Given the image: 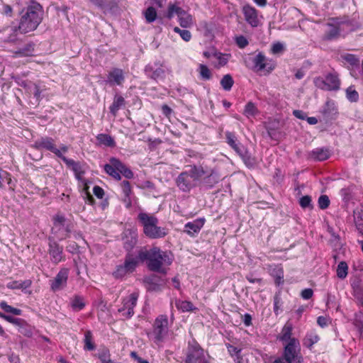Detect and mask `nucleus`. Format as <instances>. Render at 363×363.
<instances>
[{
	"label": "nucleus",
	"mask_w": 363,
	"mask_h": 363,
	"mask_svg": "<svg viewBox=\"0 0 363 363\" xmlns=\"http://www.w3.org/2000/svg\"><path fill=\"white\" fill-rule=\"evenodd\" d=\"M43 19V9L40 4L33 2L22 11V16L18 27L13 28V33L8 38V42L16 40V33L19 30L21 33H27L35 30Z\"/></svg>",
	"instance_id": "f257e3e1"
},
{
	"label": "nucleus",
	"mask_w": 363,
	"mask_h": 363,
	"mask_svg": "<svg viewBox=\"0 0 363 363\" xmlns=\"http://www.w3.org/2000/svg\"><path fill=\"white\" fill-rule=\"evenodd\" d=\"M137 257L141 262L146 261L147 268L150 271L164 274L166 271L162 266H169L172 263L171 255L157 247H153L150 250L145 247L141 248L138 251Z\"/></svg>",
	"instance_id": "f03ea898"
},
{
	"label": "nucleus",
	"mask_w": 363,
	"mask_h": 363,
	"mask_svg": "<svg viewBox=\"0 0 363 363\" xmlns=\"http://www.w3.org/2000/svg\"><path fill=\"white\" fill-rule=\"evenodd\" d=\"M206 173L202 166L191 165L189 170L178 175L176 184L182 191L189 192Z\"/></svg>",
	"instance_id": "7ed1b4c3"
},
{
	"label": "nucleus",
	"mask_w": 363,
	"mask_h": 363,
	"mask_svg": "<svg viewBox=\"0 0 363 363\" xmlns=\"http://www.w3.org/2000/svg\"><path fill=\"white\" fill-rule=\"evenodd\" d=\"M138 219L143 227V233L150 239H159L167 235L166 228L157 225L158 219L147 213H140Z\"/></svg>",
	"instance_id": "20e7f679"
},
{
	"label": "nucleus",
	"mask_w": 363,
	"mask_h": 363,
	"mask_svg": "<svg viewBox=\"0 0 363 363\" xmlns=\"http://www.w3.org/2000/svg\"><path fill=\"white\" fill-rule=\"evenodd\" d=\"M104 170L106 174L117 181L121 179V174L128 179H133L134 177L133 171L116 157L110 158L109 163L104 165Z\"/></svg>",
	"instance_id": "39448f33"
},
{
	"label": "nucleus",
	"mask_w": 363,
	"mask_h": 363,
	"mask_svg": "<svg viewBox=\"0 0 363 363\" xmlns=\"http://www.w3.org/2000/svg\"><path fill=\"white\" fill-rule=\"evenodd\" d=\"M249 61L251 62V65L247 66L256 72L264 71L265 74H269L276 67V63L272 60L267 59L262 52L250 57Z\"/></svg>",
	"instance_id": "423d86ee"
},
{
	"label": "nucleus",
	"mask_w": 363,
	"mask_h": 363,
	"mask_svg": "<svg viewBox=\"0 0 363 363\" xmlns=\"http://www.w3.org/2000/svg\"><path fill=\"white\" fill-rule=\"evenodd\" d=\"M300 344L297 339L292 337L284 347L281 359L286 363H301L303 357L300 352Z\"/></svg>",
	"instance_id": "0eeeda50"
},
{
	"label": "nucleus",
	"mask_w": 363,
	"mask_h": 363,
	"mask_svg": "<svg viewBox=\"0 0 363 363\" xmlns=\"http://www.w3.org/2000/svg\"><path fill=\"white\" fill-rule=\"evenodd\" d=\"M168 333V318L166 315H159L153 324V330L148 335H152L155 342L159 343L164 340Z\"/></svg>",
	"instance_id": "6e6552de"
},
{
	"label": "nucleus",
	"mask_w": 363,
	"mask_h": 363,
	"mask_svg": "<svg viewBox=\"0 0 363 363\" xmlns=\"http://www.w3.org/2000/svg\"><path fill=\"white\" fill-rule=\"evenodd\" d=\"M186 363H209L204 356L203 350L199 344L193 340L189 342Z\"/></svg>",
	"instance_id": "1a4fd4ad"
},
{
	"label": "nucleus",
	"mask_w": 363,
	"mask_h": 363,
	"mask_svg": "<svg viewBox=\"0 0 363 363\" xmlns=\"http://www.w3.org/2000/svg\"><path fill=\"white\" fill-rule=\"evenodd\" d=\"M138 264V257H133L128 253L125 257L123 264L116 266V270L112 273V275L116 279H121L128 273L134 272Z\"/></svg>",
	"instance_id": "9d476101"
},
{
	"label": "nucleus",
	"mask_w": 363,
	"mask_h": 363,
	"mask_svg": "<svg viewBox=\"0 0 363 363\" xmlns=\"http://www.w3.org/2000/svg\"><path fill=\"white\" fill-rule=\"evenodd\" d=\"M36 150H46L54 153L59 158L62 157V153L56 147L55 140L50 137H41L36 140L33 145Z\"/></svg>",
	"instance_id": "9b49d317"
},
{
	"label": "nucleus",
	"mask_w": 363,
	"mask_h": 363,
	"mask_svg": "<svg viewBox=\"0 0 363 363\" xmlns=\"http://www.w3.org/2000/svg\"><path fill=\"white\" fill-rule=\"evenodd\" d=\"M138 294L132 293L128 296L123 299V306L118 309V312L121 313L126 318H131L134 314V308L136 306Z\"/></svg>",
	"instance_id": "f8f14e48"
},
{
	"label": "nucleus",
	"mask_w": 363,
	"mask_h": 363,
	"mask_svg": "<svg viewBox=\"0 0 363 363\" xmlns=\"http://www.w3.org/2000/svg\"><path fill=\"white\" fill-rule=\"evenodd\" d=\"M69 277V269L67 268L61 269L55 277L50 281V289L53 291L62 289L67 285Z\"/></svg>",
	"instance_id": "ddd939ff"
},
{
	"label": "nucleus",
	"mask_w": 363,
	"mask_h": 363,
	"mask_svg": "<svg viewBox=\"0 0 363 363\" xmlns=\"http://www.w3.org/2000/svg\"><path fill=\"white\" fill-rule=\"evenodd\" d=\"M162 67L160 62H155L153 64L147 65L144 71L147 77L157 81L164 77V70Z\"/></svg>",
	"instance_id": "4468645a"
},
{
	"label": "nucleus",
	"mask_w": 363,
	"mask_h": 363,
	"mask_svg": "<svg viewBox=\"0 0 363 363\" xmlns=\"http://www.w3.org/2000/svg\"><path fill=\"white\" fill-rule=\"evenodd\" d=\"M48 253L52 263L57 264L63 259V247L54 240L49 239Z\"/></svg>",
	"instance_id": "2eb2a0df"
},
{
	"label": "nucleus",
	"mask_w": 363,
	"mask_h": 363,
	"mask_svg": "<svg viewBox=\"0 0 363 363\" xmlns=\"http://www.w3.org/2000/svg\"><path fill=\"white\" fill-rule=\"evenodd\" d=\"M122 240L124 249L130 252L135 246L138 241L137 233L131 230H125L122 235Z\"/></svg>",
	"instance_id": "dca6fc26"
},
{
	"label": "nucleus",
	"mask_w": 363,
	"mask_h": 363,
	"mask_svg": "<svg viewBox=\"0 0 363 363\" xmlns=\"http://www.w3.org/2000/svg\"><path fill=\"white\" fill-rule=\"evenodd\" d=\"M321 113L326 121L335 120L338 113L335 103L332 100H328L323 106Z\"/></svg>",
	"instance_id": "f3484780"
},
{
	"label": "nucleus",
	"mask_w": 363,
	"mask_h": 363,
	"mask_svg": "<svg viewBox=\"0 0 363 363\" xmlns=\"http://www.w3.org/2000/svg\"><path fill=\"white\" fill-rule=\"evenodd\" d=\"M125 80V76L123 69L113 68L107 75L106 83L113 85H121Z\"/></svg>",
	"instance_id": "a211bd4d"
},
{
	"label": "nucleus",
	"mask_w": 363,
	"mask_h": 363,
	"mask_svg": "<svg viewBox=\"0 0 363 363\" xmlns=\"http://www.w3.org/2000/svg\"><path fill=\"white\" fill-rule=\"evenodd\" d=\"M220 177L217 169H212L209 174L203 178L201 184L206 189H212L220 182Z\"/></svg>",
	"instance_id": "6ab92c4d"
},
{
	"label": "nucleus",
	"mask_w": 363,
	"mask_h": 363,
	"mask_svg": "<svg viewBox=\"0 0 363 363\" xmlns=\"http://www.w3.org/2000/svg\"><path fill=\"white\" fill-rule=\"evenodd\" d=\"M245 21L252 27H257L259 24L257 10L250 6L245 5L242 8Z\"/></svg>",
	"instance_id": "aec40b11"
},
{
	"label": "nucleus",
	"mask_w": 363,
	"mask_h": 363,
	"mask_svg": "<svg viewBox=\"0 0 363 363\" xmlns=\"http://www.w3.org/2000/svg\"><path fill=\"white\" fill-rule=\"evenodd\" d=\"M205 223L203 218H197L191 222H188L184 225V232L191 236H194L198 234L201 229L203 228Z\"/></svg>",
	"instance_id": "412c9836"
},
{
	"label": "nucleus",
	"mask_w": 363,
	"mask_h": 363,
	"mask_svg": "<svg viewBox=\"0 0 363 363\" xmlns=\"http://www.w3.org/2000/svg\"><path fill=\"white\" fill-rule=\"evenodd\" d=\"M60 159L66 164L68 167L72 169V171L74 172L76 178L78 180H81V176L85 173V171L83 169L80 162H75L74 160L69 159L64 155H62V157Z\"/></svg>",
	"instance_id": "4be33fe9"
},
{
	"label": "nucleus",
	"mask_w": 363,
	"mask_h": 363,
	"mask_svg": "<svg viewBox=\"0 0 363 363\" xmlns=\"http://www.w3.org/2000/svg\"><path fill=\"white\" fill-rule=\"evenodd\" d=\"M225 140L227 144L237 153L241 152V150L245 147L238 140L235 133L230 131L225 133Z\"/></svg>",
	"instance_id": "5701e85b"
},
{
	"label": "nucleus",
	"mask_w": 363,
	"mask_h": 363,
	"mask_svg": "<svg viewBox=\"0 0 363 363\" xmlns=\"http://www.w3.org/2000/svg\"><path fill=\"white\" fill-rule=\"evenodd\" d=\"M328 91H337L340 88V80L336 72L329 73L325 76Z\"/></svg>",
	"instance_id": "b1692460"
},
{
	"label": "nucleus",
	"mask_w": 363,
	"mask_h": 363,
	"mask_svg": "<svg viewBox=\"0 0 363 363\" xmlns=\"http://www.w3.org/2000/svg\"><path fill=\"white\" fill-rule=\"evenodd\" d=\"M342 24H343V23H338L337 25L328 23V26L329 27V30L325 34V39L332 40L339 38L340 35V27Z\"/></svg>",
	"instance_id": "393cba45"
},
{
	"label": "nucleus",
	"mask_w": 363,
	"mask_h": 363,
	"mask_svg": "<svg viewBox=\"0 0 363 363\" xmlns=\"http://www.w3.org/2000/svg\"><path fill=\"white\" fill-rule=\"evenodd\" d=\"M125 105V99L118 94H116L113 98V101L112 104L110 106V113L113 116H116L118 113V110L124 107Z\"/></svg>",
	"instance_id": "a878e982"
},
{
	"label": "nucleus",
	"mask_w": 363,
	"mask_h": 363,
	"mask_svg": "<svg viewBox=\"0 0 363 363\" xmlns=\"http://www.w3.org/2000/svg\"><path fill=\"white\" fill-rule=\"evenodd\" d=\"M330 155V150L327 147L315 148L311 152V156L318 161L326 160Z\"/></svg>",
	"instance_id": "bb28decb"
},
{
	"label": "nucleus",
	"mask_w": 363,
	"mask_h": 363,
	"mask_svg": "<svg viewBox=\"0 0 363 363\" xmlns=\"http://www.w3.org/2000/svg\"><path fill=\"white\" fill-rule=\"evenodd\" d=\"M184 13V10L179 6L177 3H169L167 7V11L165 13V17L169 20L172 19L175 15L180 16L181 14Z\"/></svg>",
	"instance_id": "cd10ccee"
},
{
	"label": "nucleus",
	"mask_w": 363,
	"mask_h": 363,
	"mask_svg": "<svg viewBox=\"0 0 363 363\" xmlns=\"http://www.w3.org/2000/svg\"><path fill=\"white\" fill-rule=\"evenodd\" d=\"M96 140L100 145L113 147L116 145L114 139L108 134L101 133L96 136Z\"/></svg>",
	"instance_id": "c85d7f7f"
},
{
	"label": "nucleus",
	"mask_w": 363,
	"mask_h": 363,
	"mask_svg": "<svg viewBox=\"0 0 363 363\" xmlns=\"http://www.w3.org/2000/svg\"><path fill=\"white\" fill-rule=\"evenodd\" d=\"M34 43H29L16 50L15 54L19 57L31 56L34 52Z\"/></svg>",
	"instance_id": "c756f323"
},
{
	"label": "nucleus",
	"mask_w": 363,
	"mask_h": 363,
	"mask_svg": "<svg viewBox=\"0 0 363 363\" xmlns=\"http://www.w3.org/2000/svg\"><path fill=\"white\" fill-rule=\"evenodd\" d=\"M292 325L291 323H286L283 327L281 332L279 335V340L282 342H289L292 338L291 333H292Z\"/></svg>",
	"instance_id": "7c9ffc66"
},
{
	"label": "nucleus",
	"mask_w": 363,
	"mask_h": 363,
	"mask_svg": "<svg viewBox=\"0 0 363 363\" xmlns=\"http://www.w3.org/2000/svg\"><path fill=\"white\" fill-rule=\"evenodd\" d=\"M177 308L182 312L193 311L196 309L194 304L189 301L177 300L175 302Z\"/></svg>",
	"instance_id": "2f4dec72"
},
{
	"label": "nucleus",
	"mask_w": 363,
	"mask_h": 363,
	"mask_svg": "<svg viewBox=\"0 0 363 363\" xmlns=\"http://www.w3.org/2000/svg\"><path fill=\"white\" fill-rule=\"evenodd\" d=\"M143 14L147 23H151L157 20V13L156 9L153 6H149L145 9Z\"/></svg>",
	"instance_id": "473e14b6"
},
{
	"label": "nucleus",
	"mask_w": 363,
	"mask_h": 363,
	"mask_svg": "<svg viewBox=\"0 0 363 363\" xmlns=\"http://www.w3.org/2000/svg\"><path fill=\"white\" fill-rule=\"evenodd\" d=\"M238 155L241 157V159L242 160L244 163L246 164V166L252 167L255 164V159L253 157H252L250 153L245 148V147L244 148H242L241 150V152H238Z\"/></svg>",
	"instance_id": "72a5a7b5"
},
{
	"label": "nucleus",
	"mask_w": 363,
	"mask_h": 363,
	"mask_svg": "<svg viewBox=\"0 0 363 363\" xmlns=\"http://www.w3.org/2000/svg\"><path fill=\"white\" fill-rule=\"evenodd\" d=\"M353 325L357 330L360 337H363V313H356L353 320Z\"/></svg>",
	"instance_id": "f704fd0d"
},
{
	"label": "nucleus",
	"mask_w": 363,
	"mask_h": 363,
	"mask_svg": "<svg viewBox=\"0 0 363 363\" xmlns=\"http://www.w3.org/2000/svg\"><path fill=\"white\" fill-rule=\"evenodd\" d=\"M70 304H71L72 309L75 311H79L82 310L85 306V303L84 301V298L79 295H75L71 299Z\"/></svg>",
	"instance_id": "c9c22d12"
},
{
	"label": "nucleus",
	"mask_w": 363,
	"mask_h": 363,
	"mask_svg": "<svg viewBox=\"0 0 363 363\" xmlns=\"http://www.w3.org/2000/svg\"><path fill=\"white\" fill-rule=\"evenodd\" d=\"M84 349L88 351H92L95 350L96 346L93 342L92 333L90 330H86L84 333Z\"/></svg>",
	"instance_id": "e433bc0d"
},
{
	"label": "nucleus",
	"mask_w": 363,
	"mask_h": 363,
	"mask_svg": "<svg viewBox=\"0 0 363 363\" xmlns=\"http://www.w3.org/2000/svg\"><path fill=\"white\" fill-rule=\"evenodd\" d=\"M178 18L179 25L182 28H189L193 25V18L191 15L187 13L185 11L184 13L181 14Z\"/></svg>",
	"instance_id": "4c0bfd02"
},
{
	"label": "nucleus",
	"mask_w": 363,
	"mask_h": 363,
	"mask_svg": "<svg viewBox=\"0 0 363 363\" xmlns=\"http://www.w3.org/2000/svg\"><path fill=\"white\" fill-rule=\"evenodd\" d=\"M220 86L225 91H230L233 84H234V80L233 79V77L230 74H225L222 79H220Z\"/></svg>",
	"instance_id": "58836bf2"
},
{
	"label": "nucleus",
	"mask_w": 363,
	"mask_h": 363,
	"mask_svg": "<svg viewBox=\"0 0 363 363\" xmlns=\"http://www.w3.org/2000/svg\"><path fill=\"white\" fill-rule=\"evenodd\" d=\"M272 275L274 278L275 284L279 286L284 283V271L280 267H276L272 271Z\"/></svg>",
	"instance_id": "ea45409f"
},
{
	"label": "nucleus",
	"mask_w": 363,
	"mask_h": 363,
	"mask_svg": "<svg viewBox=\"0 0 363 363\" xmlns=\"http://www.w3.org/2000/svg\"><path fill=\"white\" fill-rule=\"evenodd\" d=\"M320 340L319 336L313 333H311L306 335L303 340V345L308 347L311 348L313 345L317 343Z\"/></svg>",
	"instance_id": "a19ab883"
},
{
	"label": "nucleus",
	"mask_w": 363,
	"mask_h": 363,
	"mask_svg": "<svg viewBox=\"0 0 363 363\" xmlns=\"http://www.w3.org/2000/svg\"><path fill=\"white\" fill-rule=\"evenodd\" d=\"M200 78L203 80L207 81L211 79L212 74L209 68L203 64H200L198 68Z\"/></svg>",
	"instance_id": "79ce46f5"
},
{
	"label": "nucleus",
	"mask_w": 363,
	"mask_h": 363,
	"mask_svg": "<svg viewBox=\"0 0 363 363\" xmlns=\"http://www.w3.org/2000/svg\"><path fill=\"white\" fill-rule=\"evenodd\" d=\"M0 308L4 311V312L8 313H12L16 315H21L22 314V311L21 309L13 308L4 301L0 302Z\"/></svg>",
	"instance_id": "37998d69"
},
{
	"label": "nucleus",
	"mask_w": 363,
	"mask_h": 363,
	"mask_svg": "<svg viewBox=\"0 0 363 363\" xmlns=\"http://www.w3.org/2000/svg\"><path fill=\"white\" fill-rule=\"evenodd\" d=\"M97 355L101 363H113L110 357L109 350L106 347L100 349Z\"/></svg>",
	"instance_id": "c03bdc74"
},
{
	"label": "nucleus",
	"mask_w": 363,
	"mask_h": 363,
	"mask_svg": "<svg viewBox=\"0 0 363 363\" xmlns=\"http://www.w3.org/2000/svg\"><path fill=\"white\" fill-rule=\"evenodd\" d=\"M258 113V110L255 104L249 101L245 106L243 114L247 118L255 116Z\"/></svg>",
	"instance_id": "a18cd8bd"
},
{
	"label": "nucleus",
	"mask_w": 363,
	"mask_h": 363,
	"mask_svg": "<svg viewBox=\"0 0 363 363\" xmlns=\"http://www.w3.org/2000/svg\"><path fill=\"white\" fill-rule=\"evenodd\" d=\"M71 230H72L71 225H65L64 227H61L60 231L57 230L55 233H54V234L56 235L57 238L60 240H62L69 236Z\"/></svg>",
	"instance_id": "49530a36"
},
{
	"label": "nucleus",
	"mask_w": 363,
	"mask_h": 363,
	"mask_svg": "<svg viewBox=\"0 0 363 363\" xmlns=\"http://www.w3.org/2000/svg\"><path fill=\"white\" fill-rule=\"evenodd\" d=\"M155 277L145 278V282L147 284V289L150 291H160V285L155 281Z\"/></svg>",
	"instance_id": "de8ad7c7"
},
{
	"label": "nucleus",
	"mask_w": 363,
	"mask_h": 363,
	"mask_svg": "<svg viewBox=\"0 0 363 363\" xmlns=\"http://www.w3.org/2000/svg\"><path fill=\"white\" fill-rule=\"evenodd\" d=\"M348 273V266L345 262H340L337 268V276L338 278L345 279Z\"/></svg>",
	"instance_id": "09e8293b"
},
{
	"label": "nucleus",
	"mask_w": 363,
	"mask_h": 363,
	"mask_svg": "<svg viewBox=\"0 0 363 363\" xmlns=\"http://www.w3.org/2000/svg\"><path fill=\"white\" fill-rule=\"evenodd\" d=\"M298 203H299L300 206L303 209H306V208L313 209V205L312 203V199H311V196H308V195L303 196L302 197H301L299 199Z\"/></svg>",
	"instance_id": "8fccbe9b"
},
{
	"label": "nucleus",
	"mask_w": 363,
	"mask_h": 363,
	"mask_svg": "<svg viewBox=\"0 0 363 363\" xmlns=\"http://www.w3.org/2000/svg\"><path fill=\"white\" fill-rule=\"evenodd\" d=\"M346 97L350 102H357L359 100V94L353 86H350L346 89Z\"/></svg>",
	"instance_id": "3c124183"
},
{
	"label": "nucleus",
	"mask_w": 363,
	"mask_h": 363,
	"mask_svg": "<svg viewBox=\"0 0 363 363\" xmlns=\"http://www.w3.org/2000/svg\"><path fill=\"white\" fill-rule=\"evenodd\" d=\"M282 303L280 292L276 293L274 296V312L277 315L279 314Z\"/></svg>",
	"instance_id": "603ef678"
},
{
	"label": "nucleus",
	"mask_w": 363,
	"mask_h": 363,
	"mask_svg": "<svg viewBox=\"0 0 363 363\" xmlns=\"http://www.w3.org/2000/svg\"><path fill=\"white\" fill-rule=\"evenodd\" d=\"M342 58L352 66H357L359 62V58L353 54L347 53L342 55Z\"/></svg>",
	"instance_id": "864d4df0"
},
{
	"label": "nucleus",
	"mask_w": 363,
	"mask_h": 363,
	"mask_svg": "<svg viewBox=\"0 0 363 363\" xmlns=\"http://www.w3.org/2000/svg\"><path fill=\"white\" fill-rule=\"evenodd\" d=\"M65 222V218L63 216L57 215L54 218V225L55 227L52 228V233H55L54 230L55 228H57L58 231L61 230V227H64Z\"/></svg>",
	"instance_id": "5fc2aeb1"
},
{
	"label": "nucleus",
	"mask_w": 363,
	"mask_h": 363,
	"mask_svg": "<svg viewBox=\"0 0 363 363\" xmlns=\"http://www.w3.org/2000/svg\"><path fill=\"white\" fill-rule=\"evenodd\" d=\"M174 31L179 34L180 37L186 42H189L191 38V34L188 30H182L178 27H174Z\"/></svg>",
	"instance_id": "6e6d98bb"
},
{
	"label": "nucleus",
	"mask_w": 363,
	"mask_h": 363,
	"mask_svg": "<svg viewBox=\"0 0 363 363\" xmlns=\"http://www.w3.org/2000/svg\"><path fill=\"white\" fill-rule=\"evenodd\" d=\"M318 207L320 209L325 210V209L328 208L329 207V206H330V203L329 197L327 195H325V194L324 195H321L318 198Z\"/></svg>",
	"instance_id": "4d7b16f0"
},
{
	"label": "nucleus",
	"mask_w": 363,
	"mask_h": 363,
	"mask_svg": "<svg viewBox=\"0 0 363 363\" xmlns=\"http://www.w3.org/2000/svg\"><path fill=\"white\" fill-rule=\"evenodd\" d=\"M225 346L228 349L229 354L232 357L235 356V358L241 357V349H239L237 347H235L229 343L225 344Z\"/></svg>",
	"instance_id": "13d9d810"
},
{
	"label": "nucleus",
	"mask_w": 363,
	"mask_h": 363,
	"mask_svg": "<svg viewBox=\"0 0 363 363\" xmlns=\"http://www.w3.org/2000/svg\"><path fill=\"white\" fill-rule=\"evenodd\" d=\"M34 96V99L35 100V104H39L40 101L42 99L41 93L42 91L40 90L38 85L33 84L32 86V91Z\"/></svg>",
	"instance_id": "bf43d9fd"
},
{
	"label": "nucleus",
	"mask_w": 363,
	"mask_h": 363,
	"mask_svg": "<svg viewBox=\"0 0 363 363\" xmlns=\"http://www.w3.org/2000/svg\"><path fill=\"white\" fill-rule=\"evenodd\" d=\"M314 84L316 87L323 89V90H327L328 91V86L326 83L325 79H323L320 77H315L313 79Z\"/></svg>",
	"instance_id": "052dcab7"
},
{
	"label": "nucleus",
	"mask_w": 363,
	"mask_h": 363,
	"mask_svg": "<svg viewBox=\"0 0 363 363\" xmlns=\"http://www.w3.org/2000/svg\"><path fill=\"white\" fill-rule=\"evenodd\" d=\"M18 331L26 337H31L33 335V330L26 321L25 322V325H22L18 328Z\"/></svg>",
	"instance_id": "680f3d73"
},
{
	"label": "nucleus",
	"mask_w": 363,
	"mask_h": 363,
	"mask_svg": "<svg viewBox=\"0 0 363 363\" xmlns=\"http://www.w3.org/2000/svg\"><path fill=\"white\" fill-rule=\"evenodd\" d=\"M6 321L18 326V328L21 327L22 325H25V322H26V320L24 319L14 318L9 315H8V317L6 318Z\"/></svg>",
	"instance_id": "e2e57ef3"
},
{
	"label": "nucleus",
	"mask_w": 363,
	"mask_h": 363,
	"mask_svg": "<svg viewBox=\"0 0 363 363\" xmlns=\"http://www.w3.org/2000/svg\"><path fill=\"white\" fill-rule=\"evenodd\" d=\"M121 187L122 189V192L123 195H130L132 193L131 186L130 183L127 181L124 180L121 183Z\"/></svg>",
	"instance_id": "0e129e2a"
},
{
	"label": "nucleus",
	"mask_w": 363,
	"mask_h": 363,
	"mask_svg": "<svg viewBox=\"0 0 363 363\" xmlns=\"http://www.w3.org/2000/svg\"><path fill=\"white\" fill-rule=\"evenodd\" d=\"M235 42L240 48H244L248 45L247 39L243 35H239L235 38Z\"/></svg>",
	"instance_id": "69168bd1"
},
{
	"label": "nucleus",
	"mask_w": 363,
	"mask_h": 363,
	"mask_svg": "<svg viewBox=\"0 0 363 363\" xmlns=\"http://www.w3.org/2000/svg\"><path fill=\"white\" fill-rule=\"evenodd\" d=\"M317 323L322 328H325L330 323V318L326 316H319L317 318Z\"/></svg>",
	"instance_id": "338daca9"
},
{
	"label": "nucleus",
	"mask_w": 363,
	"mask_h": 363,
	"mask_svg": "<svg viewBox=\"0 0 363 363\" xmlns=\"http://www.w3.org/2000/svg\"><path fill=\"white\" fill-rule=\"evenodd\" d=\"M283 50H284V45L279 42L274 43L271 48V51L273 54L280 53Z\"/></svg>",
	"instance_id": "774afa93"
}]
</instances>
